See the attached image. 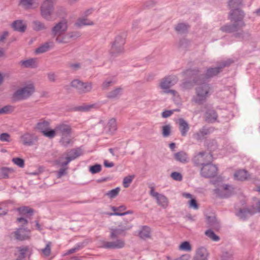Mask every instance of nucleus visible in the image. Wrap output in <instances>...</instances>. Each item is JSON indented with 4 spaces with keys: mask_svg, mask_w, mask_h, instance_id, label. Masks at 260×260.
Segmentation results:
<instances>
[{
    "mask_svg": "<svg viewBox=\"0 0 260 260\" xmlns=\"http://www.w3.org/2000/svg\"><path fill=\"white\" fill-rule=\"evenodd\" d=\"M178 127L181 135L183 137L186 136L189 129V125L188 122L183 118H179L178 120Z\"/></svg>",
    "mask_w": 260,
    "mask_h": 260,
    "instance_id": "5701e85b",
    "label": "nucleus"
},
{
    "mask_svg": "<svg viewBox=\"0 0 260 260\" xmlns=\"http://www.w3.org/2000/svg\"><path fill=\"white\" fill-rule=\"evenodd\" d=\"M19 213L21 214H30L31 215L34 212V210L28 207H22L18 209Z\"/></svg>",
    "mask_w": 260,
    "mask_h": 260,
    "instance_id": "49530a36",
    "label": "nucleus"
},
{
    "mask_svg": "<svg viewBox=\"0 0 260 260\" xmlns=\"http://www.w3.org/2000/svg\"><path fill=\"white\" fill-rule=\"evenodd\" d=\"M44 28L43 24L39 21H35L33 22V28L34 30L39 31Z\"/></svg>",
    "mask_w": 260,
    "mask_h": 260,
    "instance_id": "6e6d98bb",
    "label": "nucleus"
},
{
    "mask_svg": "<svg viewBox=\"0 0 260 260\" xmlns=\"http://www.w3.org/2000/svg\"><path fill=\"white\" fill-rule=\"evenodd\" d=\"M0 140L2 142H10V136L8 133H3L0 135Z\"/></svg>",
    "mask_w": 260,
    "mask_h": 260,
    "instance_id": "13d9d810",
    "label": "nucleus"
},
{
    "mask_svg": "<svg viewBox=\"0 0 260 260\" xmlns=\"http://www.w3.org/2000/svg\"><path fill=\"white\" fill-rule=\"evenodd\" d=\"M211 132V128L203 127L193 135V138L197 141H200L203 139L205 136L209 134Z\"/></svg>",
    "mask_w": 260,
    "mask_h": 260,
    "instance_id": "393cba45",
    "label": "nucleus"
},
{
    "mask_svg": "<svg viewBox=\"0 0 260 260\" xmlns=\"http://www.w3.org/2000/svg\"><path fill=\"white\" fill-rule=\"evenodd\" d=\"M205 235L209 239L213 241H218L219 237L216 235L215 233L211 230L209 229L207 230L205 233Z\"/></svg>",
    "mask_w": 260,
    "mask_h": 260,
    "instance_id": "58836bf2",
    "label": "nucleus"
},
{
    "mask_svg": "<svg viewBox=\"0 0 260 260\" xmlns=\"http://www.w3.org/2000/svg\"><path fill=\"white\" fill-rule=\"evenodd\" d=\"M139 236L142 239H146L150 237V229L146 226H143L139 233Z\"/></svg>",
    "mask_w": 260,
    "mask_h": 260,
    "instance_id": "f704fd0d",
    "label": "nucleus"
},
{
    "mask_svg": "<svg viewBox=\"0 0 260 260\" xmlns=\"http://www.w3.org/2000/svg\"><path fill=\"white\" fill-rule=\"evenodd\" d=\"M193 80L198 85L195 88L196 94L193 96L191 101L197 104L202 105L211 94L212 88L209 84L205 82L201 83L203 80L201 79Z\"/></svg>",
    "mask_w": 260,
    "mask_h": 260,
    "instance_id": "f03ea898",
    "label": "nucleus"
},
{
    "mask_svg": "<svg viewBox=\"0 0 260 260\" xmlns=\"http://www.w3.org/2000/svg\"><path fill=\"white\" fill-rule=\"evenodd\" d=\"M242 0H230L228 5L231 10L239 9L238 7L242 4Z\"/></svg>",
    "mask_w": 260,
    "mask_h": 260,
    "instance_id": "ea45409f",
    "label": "nucleus"
},
{
    "mask_svg": "<svg viewBox=\"0 0 260 260\" xmlns=\"http://www.w3.org/2000/svg\"><path fill=\"white\" fill-rule=\"evenodd\" d=\"M179 249L182 251H190L191 250V247L188 242L185 241L179 246Z\"/></svg>",
    "mask_w": 260,
    "mask_h": 260,
    "instance_id": "79ce46f5",
    "label": "nucleus"
},
{
    "mask_svg": "<svg viewBox=\"0 0 260 260\" xmlns=\"http://www.w3.org/2000/svg\"><path fill=\"white\" fill-rule=\"evenodd\" d=\"M250 175L245 170L237 171L234 174V178L237 180L244 181L248 179Z\"/></svg>",
    "mask_w": 260,
    "mask_h": 260,
    "instance_id": "c85d7f7f",
    "label": "nucleus"
},
{
    "mask_svg": "<svg viewBox=\"0 0 260 260\" xmlns=\"http://www.w3.org/2000/svg\"><path fill=\"white\" fill-rule=\"evenodd\" d=\"M234 188L229 185H223L215 190V193L220 198H228L234 193Z\"/></svg>",
    "mask_w": 260,
    "mask_h": 260,
    "instance_id": "2eb2a0df",
    "label": "nucleus"
},
{
    "mask_svg": "<svg viewBox=\"0 0 260 260\" xmlns=\"http://www.w3.org/2000/svg\"><path fill=\"white\" fill-rule=\"evenodd\" d=\"M102 167L101 165L96 164L89 167V170L91 174H96L101 172Z\"/></svg>",
    "mask_w": 260,
    "mask_h": 260,
    "instance_id": "09e8293b",
    "label": "nucleus"
},
{
    "mask_svg": "<svg viewBox=\"0 0 260 260\" xmlns=\"http://www.w3.org/2000/svg\"><path fill=\"white\" fill-rule=\"evenodd\" d=\"M120 190V187H118L109 191L106 193V195L107 196L110 198L113 199L116 197L118 194Z\"/></svg>",
    "mask_w": 260,
    "mask_h": 260,
    "instance_id": "37998d69",
    "label": "nucleus"
},
{
    "mask_svg": "<svg viewBox=\"0 0 260 260\" xmlns=\"http://www.w3.org/2000/svg\"><path fill=\"white\" fill-rule=\"evenodd\" d=\"M177 81L175 76H169L163 78L159 83V86L164 92L166 93H171L175 95L177 92L174 90L170 89V88Z\"/></svg>",
    "mask_w": 260,
    "mask_h": 260,
    "instance_id": "6e6552de",
    "label": "nucleus"
},
{
    "mask_svg": "<svg viewBox=\"0 0 260 260\" xmlns=\"http://www.w3.org/2000/svg\"><path fill=\"white\" fill-rule=\"evenodd\" d=\"M188 28V26L185 23H179L175 27V30L179 32H184Z\"/></svg>",
    "mask_w": 260,
    "mask_h": 260,
    "instance_id": "c03bdc74",
    "label": "nucleus"
},
{
    "mask_svg": "<svg viewBox=\"0 0 260 260\" xmlns=\"http://www.w3.org/2000/svg\"><path fill=\"white\" fill-rule=\"evenodd\" d=\"M190 258V256L188 254H184L182 255L179 258L175 259V260H189Z\"/></svg>",
    "mask_w": 260,
    "mask_h": 260,
    "instance_id": "774afa93",
    "label": "nucleus"
},
{
    "mask_svg": "<svg viewBox=\"0 0 260 260\" xmlns=\"http://www.w3.org/2000/svg\"><path fill=\"white\" fill-rule=\"evenodd\" d=\"M208 255L206 248L203 247H200L196 251L193 260H207Z\"/></svg>",
    "mask_w": 260,
    "mask_h": 260,
    "instance_id": "4be33fe9",
    "label": "nucleus"
},
{
    "mask_svg": "<svg viewBox=\"0 0 260 260\" xmlns=\"http://www.w3.org/2000/svg\"><path fill=\"white\" fill-rule=\"evenodd\" d=\"M232 254L228 252H225L221 257V260H231Z\"/></svg>",
    "mask_w": 260,
    "mask_h": 260,
    "instance_id": "0e129e2a",
    "label": "nucleus"
},
{
    "mask_svg": "<svg viewBox=\"0 0 260 260\" xmlns=\"http://www.w3.org/2000/svg\"><path fill=\"white\" fill-rule=\"evenodd\" d=\"M14 234L16 239L23 241L29 238L30 231L23 228H20L17 229Z\"/></svg>",
    "mask_w": 260,
    "mask_h": 260,
    "instance_id": "a211bd4d",
    "label": "nucleus"
},
{
    "mask_svg": "<svg viewBox=\"0 0 260 260\" xmlns=\"http://www.w3.org/2000/svg\"><path fill=\"white\" fill-rule=\"evenodd\" d=\"M150 194L152 197L155 198L159 206L163 209H166L168 207L169 202L168 198L166 196L156 192L153 187L151 188Z\"/></svg>",
    "mask_w": 260,
    "mask_h": 260,
    "instance_id": "9b49d317",
    "label": "nucleus"
},
{
    "mask_svg": "<svg viewBox=\"0 0 260 260\" xmlns=\"http://www.w3.org/2000/svg\"><path fill=\"white\" fill-rule=\"evenodd\" d=\"M174 158L181 164H187L189 161V158L186 152L183 151H180L174 154Z\"/></svg>",
    "mask_w": 260,
    "mask_h": 260,
    "instance_id": "aec40b11",
    "label": "nucleus"
},
{
    "mask_svg": "<svg viewBox=\"0 0 260 260\" xmlns=\"http://www.w3.org/2000/svg\"><path fill=\"white\" fill-rule=\"evenodd\" d=\"M38 140L37 137L34 134L25 133L21 136V140L23 145L26 146H31Z\"/></svg>",
    "mask_w": 260,
    "mask_h": 260,
    "instance_id": "f3484780",
    "label": "nucleus"
},
{
    "mask_svg": "<svg viewBox=\"0 0 260 260\" xmlns=\"http://www.w3.org/2000/svg\"><path fill=\"white\" fill-rule=\"evenodd\" d=\"M121 91V88H117L114 90L111 91V92H109L107 95V96L109 98H115L120 94Z\"/></svg>",
    "mask_w": 260,
    "mask_h": 260,
    "instance_id": "de8ad7c7",
    "label": "nucleus"
},
{
    "mask_svg": "<svg viewBox=\"0 0 260 260\" xmlns=\"http://www.w3.org/2000/svg\"><path fill=\"white\" fill-rule=\"evenodd\" d=\"M217 115L214 110H209L205 113L206 121L208 122H214L216 121Z\"/></svg>",
    "mask_w": 260,
    "mask_h": 260,
    "instance_id": "7c9ffc66",
    "label": "nucleus"
},
{
    "mask_svg": "<svg viewBox=\"0 0 260 260\" xmlns=\"http://www.w3.org/2000/svg\"><path fill=\"white\" fill-rule=\"evenodd\" d=\"M34 91V86L28 84L16 90L12 94V99L15 102L25 100L29 98Z\"/></svg>",
    "mask_w": 260,
    "mask_h": 260,
    "instance_id": "20e7f679",
    "label": "nucleus"
},
{
    "mask_svg": "<svg viewBox=\"0 0 260 260\" xmlns=\"http://www.w3.org/2000/svg\"><path fill=\"white\" fill-rule=\"evenodd\" d=\"M98 108L99 106L98 104H92L75 107L74 108L73 110L75 111L88 112L92 110L93 109H98Z\"/></svg>",
    "mask_w": 260,
    "mask_h": 260,
    "instance_id": "cd10ccee",
    "label": "nucleus"
},
{
    "mask_svg": "<svg viewBox=\"0 0 260 260\" xmlns=\"http://www.w3.org/2000/svg\"><path fill=\"white\" fill-rule=\"evenodd\" d=\"M36 129L41 132L44 136L49 137V122L43 121L38 122Z\"/></svg>",
    "mask_w": 260,
    "mask_h": 260,
    "instance_id": "412c9836",
    "label": "nucleus"
},
{
    "mask_svg": "<svg viewBox=\"0 0 260 260\" xmlns=\"http://www.w3.org/2000/svg\"><path fill=\"white\" fill-rule=\"evenodd\" d=\"M49 50V43L46 42L42 45L35 50V53L36 54H39L45 53Z\"/></svg>",
    "mask_w": 260,
    "mask_h": 260,
    "instance_id": "4c0bfd02",
    "label": "nucleus"
},
{
    "mask_svg": "<svg viewBox=\"0 0 260 260\" xmlns=\"http://www.w3.org/2000/svg\"><path fill=\"white\" fill-rule=\"evenodd\" d=\"M175 110H165L161 113L163 118H167L172 115Z\"/></svg>",
    "mask_w": 260,
    "mask_h": 260,
    "instance_id": "680f3d73",
    "label": "nucleus"
},
{
    "mask_svg": "<svg viewBox=\"0 0 260 260\" xmlns=\"http://www.w3.org/2000/svg\"><path fill=\"white\" fill-rule=\"evenodd\" d=\"M71 86L75 88L80 93L88 92L92 89L91 83H84L78 79L73 80L71 83Z\"/></svg>",
    "mask_w": 260,
    "mask_h": 260,
    "instance_id": "9d476101",
    "label": "nucleus"
},
{
    "mask_svg": "<svg viewBox=\"0 0 260 260\" xmlns=\"http://www.w3.org/2000/svg\"><path fill=\"white\" fill-rule=\"evenodd\" d=\"M82 154V149L80 148L71 149L68 152L67 156L60 157L57 163L62 167L67 166L70 161L75 159Z\"/></svg>",
    "mask_w": 260,
    "mask_h": 260,
    "instance_id": "39448f33",
    "label": "nucleus"
},
{
    "mask_svg": "<svg viewBox=\"0 0 260 260\" xmlns=\"http://www.w3.org/2000/svg\"><path fill=\"white\" fill-rule=\"evenodd\" d=\"M113 84L112 80H106L102 84V88L105 89Z\"/></svg>",
    "mask_w": 260,
    "mask_h": 260,
    "instance_id": "338daca9",
    "label": "nucleus"
},
{
    "mask_svg": "<svg viewBox=\"0 0 260 260\" xmlns=\"http://www.w3.org/2000/svg\"><path fill=\"white\" fill-rule=\"evenodd\" d=\"M125 242L123 239H119L116 241H104L102 247L106 249H120L124 247Z\"/></svg>",
    "mask_w": 260,
    "mask_h": 260,
    "instance_id": "dca6fc26",
    "label": "nucleus"
},
{
    "mask_svg": "<svg viewBox=\"0 0 260 260\" xmlns=\"http://www.w3.org/2000/svg\"><path fill=\"white\" fill-rule=\"evenodd\" d=\"M9 36V32L7 31H4L2 35H0V43L4 42Z\"/></svg>",
    "mask_w": 260,
    "mask_h": 260,
    "instance_id": "69168bd1",
    "label": "nucleus"
},
{
    "mask_svg": "<svg viewBox=\"0 0 260 260\" xmlns=\"http://www.w3.org/2000/svg\"><path fill=\"white\" fill-rule=\"evenodd\" d=\"M57 134L62 137L63 135L72 134V128L70 125L63 123H59L56 126Z\"/></svg>",
    "mask_w": 260,
    "mask_h": 260,
    "instance_id": "6ab92c4d",
    "label": "nucleus"
},
{
    "mask_svg": "<svg viewBox=\"0 0 260 260\" xmlns=\"http://www.w3.org/2000/svg\"><path fill=\"white\" fill-rule=\"evenodd\" d=\"M232 62V61L231 59H228L222 61L221 64L217 67L208 68L205 74L200 76L199 79L204 81L205 79L212 78L220 73L223 68L230 65Z\"/></svg>",
    "mask_w": 260,
    "mask_h": 260,
    "instance_id": "423d86ee",
    "label": "nucleus"
},
{
    "mask_svg": "<svg viewBox=\"0 0 260 260\" xmlns=\"http://www.w3.org/2000/svg\"><path fill=\"white\" fill-rule=\"evenodd\" d=\"M93 24L94 23L92 21L85 18H80L78 19L75 23V25L78 28L86 25H93Z\"/></svg>",
    "mask_w": 260,
    "mask_h": 260,
    "instance_id": "2f4dec72",
    "label": "nucleus"
},
{
    "mask_svg": "<svg viewBox=\"0 0 260 260\" xmlns=\"http://www.w3.org/2000/svg\"><path fill=\"white\" fill-rule=\"evenodd\" d=\"M81 36V32L78 31H71L64 35L66 36V40L69 42V39H71L73 40H76Z\"/></svg>",
    "mask_w": 260,
    "mask_h": 260,
    "instance_id": "e433bc0d",
    "label": "nucleus"
},
{
    "mask_svg": "<svg viewBox=\"0 0 260 260\" xmlns=\"http://www.w3.org/2000/svg\"><path fill=\"white\" fill-rule=\"evenodd\" d=\"M107 126L110 132H115L117 129V123L116 119L114 118H111L110 119L108 123Z\"/></svg>",
    "mask_w": 260,
    "mask_h": 260,
    "instance_id": "a19ab883",
    "label": "nucleus"
},
{
    "mask_svg": "<svg viewBox=\"0 0 260 260\" xmlns=\"http://www.w3.org/2000/svg\"><path fill=\"white\" fill-rule=\"evenodd\" d=\"M217 173V167L211 164L210 162L207 163L204 165L201 169V175L205 178L213 177L216 175Z\"/></svg>",
    "mask_w": 260,
    "mask_h": 260,
    "instance_id": "f8f14e48",
    "label": "nucleus"
},
{
    "mask_svg": "<svg viewBox=\"0 0 260 260\" xmlns=\"http://www.w3.org/2000/svg\"><path fill=\"white\" fill-rule=\"evenodd\" d=\"M74 142V138L72 136V134H69L61 137L59 143L62 146L68 147L72 146Z\"/></svg>",
    "mask_w": 260,
    "mask_h": 260,
    "instance_id": "b1692460",
    "label": "nucleus"
},
{
    "mask_svg": "<svg viewBox=\"0 0 260 260\" xmlns=\"http://www.w3.org/2000/svg\"><path fill=\"white\" fill-rule=\"evenodd\" d=\"M14 173L12 168L3 167L0 169V178L6 179L10 177V175Z\"/></svg>",
    "mask_w": 260,
    "mask_h": 260,
    "instance_id": "473e14b6",
    "label": "nucleus"
},
{
    "mask_svg": "<svg viewBox=\"0 0 260 260\" xmlns=\"http://www.w3.org/2000/svg\"><path fill=\"white\" fill-rule=\"evenodd\" d=\"M8 211V204L6 203H0V216L5 215Z\"/></svg>",
    "mask_w": 260,
    "mask_h": 260,
    "instance_id": "8fccbe9b",
    "label": "nucleus"
},
{
    "mask_svg": "<svg viewBox=\"0 0 260 260\" xmlns=\"http://www.w3.org/2000/svg\"><path fill=\"white\" fill-rule=\"evenodd\" d=\"M132 227V226H125L123 229H120L119 228L111 229L110 230V238L112 239L115 238L118 236L122 235L125 231L129 230Z\"/></svg>",
    "mask_w": 260,
    "mask_h": 260,
    "instance_id": "c756f323",
    "label": "nucleus"
},
{
    "mask_svg": "<svg viewBox=\"0 0 260 260\" xmlns=\"http://www.w3.org/2000/svg\"><path fill=\"white\" fill-rule=\"evenodd\" d=\"M12 161L20 168H22L24 167V161L22 158L18 157L13 158L12 159Z\"/></svg>",
    "mask_w": 260,
    "mask_h": 260,
    "instance_id": "864d4df0",
    "label": "nucleus"
},
{
    "mask_svg": "<svg viewBox=\"0 0 260 260\" xmlns=\"http://www.w3.org/2000/svg\"><path fill=\"white\" fill-rule=\"evenodd\" d=\"M12 107L11 106H6L0 109V114L8 113L12 111Z\"/></svg>",
    "mask_w": 260,
    "mask_h": 260,
    "instance_id": "bf43d9fd",
    "label": "nucleus"
},
{
    "mask_svg": "<svg viewBox=\"0 0 260 260\" xmlns=\"http://www.w3.org/2000/svg\"><path fill=\"white\" fill-rule=\"evenodd\" d=\"M19 64L25 68H36L38 66V59L31 58L28 59L21 60Z\"/></svg>",
    "mask_w": 260,
    "mask_h": 260,
    "instance_id": "a878e982",
    "label": "nucleus"
},
{
    "mask_svg": "<svg viewBox=\"0 0 260 260\" xmlns=\"http://www.w3.org/2000/svg\"><path fill=\"white\" fill-rule=\"evenodd\" d=\"M67 174V168H61L57 174V178H60Z\"/></svg>",
    "mask_w": 260,
    "mask_h": 260,
    "instance_id": "e2e57ef3",
    "label": "nucleus"
},
{
    "mask_svg": "<svg viewBox=\"0 0 260 260\" xmlns=\"http://www.w3.org/2000/svg\"><path fill=\"white\" fill-rule=\"evenodd\" d=\"M12 26L15 30L24 32L26 29V25L24 24L21 20H16L12 24Z\"/></svg>",
    "mask_w": 260,
    "mask_h": 260,
    "instance_id": "72a5a7b5",
    "label": "nucleus"
},
{
    "mask_svg": "<svg viewBox=\"0 0 260 260\" xmlns=\"http://www.w3.org/2000/svg\"><path fill=\"white\" fill-rule=\"evenodd\" d=\"M244 14L243 11L239 9L231 10L230 14V19L234 22L233 24L226 25L220 29L225 32H235L240 30L244 26L245 23L243 21Z\"/></svg>",
    "mask_w": 260,
    "mask_h": 260,
    "instance_id": "f257e3e1",
    "label": "nucleus"
},
{
    "mask_svg": "<svg viewBox=\"0 0 260 260\" xmlns=\"http://www.w3.org/2000/svg\"><path fill=\"white\" fill-rule=\"evenodd\" d=\"M189 207L194 209H198V205L195 199H191L188 202Z\"/></svg>",
    "mask_w": 260,
    "mask_h": 260,
    "instance_id": "052dcab7",
    "label": "nucleus"
},
{
    "mask_svg": "<svg viewBox=\"0 0 260 260\" xmlns=\"http://www.w3.org/2000/svg\"><path fill=\"white\" fill-rule=\"evenodd\" d=\"M41 16L45 19H49V0H43L40 6Z\"/></svg>",
    "mask_w": 260,
    "mask_h": 260,
    "instance_id": "bb28decb",
    "label": "nucleus"
},
{
    "mask_svg": "<svg viewBox=\"0 0 260 260\" xmlns=\"http://www.w3.org/2000/svg\"><path fill=\"white\" fill-rule=\"evenodd\" d=\"M212 160V154L204 151L196 153L192 159V161L195 166H202V167L207 163L211 162Z\"/></svg>",
    "mask_w": 260,
    "mask_h": 260,
    "instance_id": "0eeeda50",
    "label": "nucleus"
},
{
    "mask_svg": "<svg viewBox=\"0 0 260 260\" xmlns=\"http://www.w3.org/2000/svg\"><path fill=\"white\" fill-rule=\"evenodd\" d=\"M135 178L134 175H129L125 177L123 180V185L124 187H128Z\"/></svg>",
    "mask_w": 260,
    "mask_h": 260,
    "instance_id": "a18cd8bd",
    "label": "nucleus"
},
{
    "mask_svg": "<svg viewBox=\"0 0 260 260\" xmlns=\"http://www.w3.org/2000/svg\"><path fill=\"white\" fill-rule=\"evenodd\" d=\"M125 43L124 39L121 36H117L112 44L110 53L112 56H116L123 52V45Z\"/></svg>",
    "mask_w": 260,
    "mask_h": 260,
    "instance_id": "1a4fd4ad",
    "label": "nucleus"
},
{
    "mask_svg": "<svg viewBox=\"0 0 260 260\" xmlns=\"http://www.w3.org/2000/svg\"><path fill=\"white\" fill-rule=\"evenodd\" d=\"M21 2L25 9H30L33 4V0H21Z\"/></svg>",
    "mask_w": 260,
    "mask_h": 260,
    "instance_id": "5fc2aeb1",
    "label": "nucleus"
},
{
    "mask_svg": "<svg viewBox=\"0 0 260 260\" xmlns=\"http://www.w3.org/2000/svg\"><path fill=\"white\" fill-rule=\"evenodd\" d=\"M256 213H260V201L257 202L254 207L251 210L248 209H240L236 214L240 219L245 220L249 216Z\"/></svg>",
    "mask_w": 260,
    "mask_h": 260,
    "instance_id": "ddd939ff",
    "label": "nucleus"
},
{
    "mask_svg": "<svg viewBox=\"0 0 260 260\" xmlns=\"http://www.w3.org/2000/svg\"><path fill=\"white\" fill-rule=\"evenodd\" d=\"M162 134L164 137H167L171 133V126L170 125H164L162 127Z\"/></svg>",
    "mask_w": 260,
    "mask_h": 260,
    "instance_id": "3c124183",
    "label": "nucleus"
},
{
    "mask_svg": "<svg viewBox=\"0 0 260 260\" xmlns=\"http://www.w3.org/2000/svg\"><path fill=\"white\" fill-rule=\"evenodd\" d=\"M31 254V249L27 246H21L16 248L15 255L16 259L25 260V258Z\"/></svg>",
    "mask_w": 260,
    "mask_h": 260,
    "instance_id": "4468645a",
    "label": "nucleus"
},
{
    "mask_svg": "<svg viewBox=\"0 0 260 260\" xmlns=\"http://www.w3.org/2000/svg\"><path fill=\"white\" fill-rule=\"evenodd\" d=\"M198 73V71L193 70H187L184 72V74L185 76H189L190 78L196 76Z\"/></svg>",
    "mask_w": 260,
    "mask_h": 260,
    "instance_id": "4d7b16f0",
    "label": "nucleus"
},
{
    "mask_svg": "<svg viewBox=\"0 0 260 260\" xmlns=\"http://www.w3.org/2000/svg\"><path fill=\"white\" fill-rule=\"evenodd\" d=\"M68 28V20L63 19L57 23L52 28V35L56 42L59 43H67L68 41L66 40L64 33Z\"/></svg>",
    "mask_w": 260,
    "mask_h": 260,
    "instance_id": "7ed1b4c3",
    "label": "nucleus"
},
{
    "mask_svg": "<svg viewBox=\"0 0 260 260\" xmlns=\"http://www.w3.org/2000/svg\"><path fill=\"white\" fill-rule=\"evenodd\" d=\"M171 177L175 181H181L182 179V175L180 173L173 172L170 175Z\"/></svg>",
    "mask_w": 260,
    "mask_h": 260,
    "instance_id": "603ef678",
    "label": "nucleus"
},
{
    "mask_svg": "<svg viewBox=\"0 0 260 260\" xmlns=\"http://www.w3.org/2000/svg\"><path fill=\"white\" fill-rule=\"evenodd\" d=\"M84 242H80L76 244L74 247L72 248L67 250L65 253V255H69L75 252H76L82 249L84 247Z\"/></svg>",
    "mask_w": 260,
    "mask_h": 260,
    "instance_id": "c9c22d12",
    "label": "nucleus"
}]
</instances>
